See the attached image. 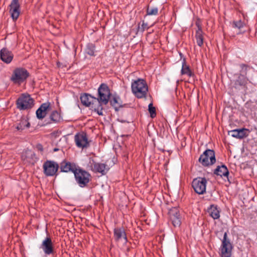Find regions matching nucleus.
<instances>
[{"instance_id": "15", "label": "nucleus", "mask_w": 257, "mask_h": 257, "mask_svg": "<svg viewBox=\"0 0 257 257\" xmlns=\"http://www.w3.org/2000/svg\"><path fill=\"white\" fill-rule=\"evenodd\" d=\"M113 233L114 239L116 242H118L121 240H123L125 243L127 242L128 240L125 230L123 226L114 228Z\"/></svg>"}, {"instance_id": "10", "label": "nucleus", "mask_w": 257, "mask_h": 257, "mask_svg": "<svg viewBox=\"0 0 257 257\" xmlns=\"http://www.w3.org/2000/svg\"><path fill=\"white\" fill-rule=\"evenodd\" d=\"M207 182L205 177H197L193 180L192 187L197 194H204L206 193Z\"/></svg>"}, {"instance_id": "30", "label": "nucleus", "mask_w": 257, "mask_h": 257, "mask_svg": "<svg viewBox=\"0 0 257 257\" xmlns=\"http://www.w3.org/2000/svg\"><path fill=\"white\" fill-rule=\"evenodd\" d=\"M95 46L94 44L92 43H88L86 45V47L85 49V52L88 55L91 56H94L95 55Z\"/></svg>"}, {"instance_id": "31", "label": "nucleus", "mask_w": 257, "mask_h": 257, "mask_svg": "<svg viewBox=\"0 0 257 257\" xmlns=\"http://www.w3.org/2000/svg\"><path fill=\"white\" fill-rule=\"evenodd\" d=\"M158 14V9L157 7H151L149 5L147 6L146 10V15L156 16Z\"/></svg>"}, {"instance_id": "24", "label": "nucleus", "mask_w": 257, "mask_h": 257, "mask_svg": "<svg viewBox=\"0 0 257 257\" xmlns=\"http://www.w3.org/2000/svg\"><path fill=\"white\" fill-rule=\"evenodd\" d=\"M35 153L31 151H26L22 155V158L24 161L32 164H34L35 162Z\"/></svg>"}, {"instance_id": "36", "label": "nucleus", "mask_w": 257, "mask_h": 257, "mask_svg": "<svg viewBox=\"0 0 257 257\" xmlns=\"http://www.w3.org/2000/svg\"><path fill=\"white\" fill-rule=\"evenodd\" d=\"M195 25L197 27V30L196 32H203L201 25L199 21L196 22Z\"/></svg>"}, {"instance_id": "4", "label": "nucleus", "mask_w": 257, "mask_h": 257, "mask_svg": "<svg viewBox=\"0 0 257 257\" xmlns=\"http://www.w3.org/2000/svg\"><path fill=\"white\" fill-rule=\"evenodd\" d=\"M29 76L30 73L26 69L18 67L14 70L10 80L14 84L20 85L26 81Z\"/></svg>"}, {"instance_id": "12", "label": "nucleus", "mask_w": 257, "mask_h": 257, "mask_svg": "<svg viewBox=\"0 0 257 257\" xmlns=\"http://www.w3.org/2000/svg\"><path fill=\"white\" fill-rule=\"evenodd\" d=\"M90 163L91 170L95 173H98L101 175H105L109 170V167L106 164L96 162L93 159Z\"/></svg>"}, {"instance_id": "33", "label": "nucleus", "mask_w": 257, "mask_h": 257, "mask_svg": "<svg viewBox=\"0 0 257 257\" xmlns=\"http://www.w3.org/2000/svg\"><path fill=\"white\" fill-rule=\"evenodd\" d=\"M240 67L241 68L240 72L243 73L242 75L245 76L247 74V71L248 69L250 68L249 66L245 64H241L240 65Z\"/></svg>"}, {"instance_id": "18", "label": "nucleus", "mask_w": 257, "mask_h": 257, "mask_svg": "<svg viewBox=\"0 0 257 257\" xmlns=\"http://www.w3.org/2000/svg\"><path fill=\"white\" fill-rule=\"evenodd\" d=\"M41 247L46 254H50L54 252V247L52 239L50 237H46L42 242Z\"/></svg>"}, {"instance_id": "6", "label": "nucleus", "mask_w": 257, "mask_h": 257, "mask_svg": "<svg viewBox=\"0 0 257 257\" xmlns=\"http://www.w3.org/2000/svg\"><path fill=\"white\" fill-rule=\"evenodd\" d=\"M217 233H220V235H223V239L220 246L221 257H231V252L233 248L232 245L229 239L227 238V234L225 232L223 234L222 231L217 232Z\"/></svg>"}, {"instance_id": "25", "label": "nucleus", "mask_w": 257, "mask_h": 257, "mask_svg": "<svg viewBox=\"0 0 257 257\" xmlns=\"http://www.w3.org/2000/svg\"><path fill=\"white\" fill-rule=\"evenodd\" d=\"M50 122H48L46 124H50L52 122L58 123L62 120V117L60 112L57 110L53 111L50 115Z\"/></svg>"}, {"instance_id": "14", "label": "nucleus", "mask_w": 257, "mask_h": 257, "mask_svg": "<svg viewBox=\"0 0 257 257\" xmlns=\"http://www.w3.org/2000/svg\"><path fill=\"white\" fill-rule=\"evenodd\" d=\"M170 220L174 226H179L181 224V217L177 207L171 208L168 212Z\"/></svg>"}, {"instance_id": "39", "label": "nucleus", "mask_w": 257, "mask_h": 257, "mask_svg": "<svg viewBox=\"0 0 257 257\" xmlns=\"http://www.w3.org/2000/svg\"><path fill=\"white\" fill-rule=\"evenodd\" d=\"M155 24H156V22H155V23H153V24L151 26V27L153 26Z\"/></svg>"}, {"instance_id": "29", "label": "nucleus", "mask_w": 257, "mask_h": 257, "mask_svg": "<svg viewBox=\"0 0 257 257\" xmlns=\"http://www.w3.org/2000/svg\"><path fill=\"white\" fill-rule=\"evenodd\" d=\"M204 34L203 32H196L195 38L197 45L202 47L204 43Z\"/></svg>"}, {"instance_id": "28", "label": "nucleus", "mask_w": 257, "mask_h": 257, "mask_svg": "<svg viewBox=\"0 0 257 257\" xmlns=\"http://www.w3.org/2000/svg\"><path fill=\"white\" fill-rule=\"evenodd\" d=\"M30 126V123L28 120L26 119H22L20 122L16 126V129L18 131H22L25 128H29Z\"/></svg>"}, {"instance_id": "38", "label": "nucleus", "mask_w": 257, "mask_h": 257, "mask_svg": "<svg viewBox=\"0 0 257 257\" xmlns=\"http://www.w3.org/2000/svg\"><path fill=\"white\" fill-rule=\"evenodd\" d=\"M58 150H59V149H57V148H55V149H54V152H56V151H58Z\"/></svg>"}, {"instance_id": "20", "label": "nucleus", "mask_w": 257, "mask_h": 257, "mask_svg": "<svg viewBox=\"0 0 257 257\" xmlns=\"http://www.w3.org/2000/svg\"><path fill=\"white\" fill-rule=\"evenodd\" d=\"M248 130L246 128L236 129L228 132V135L233 138L241 139L248 136L246 132Z\"/></svg>"}, {"instance_id": "32", "label": "nucleus", "mask_w": 257, "mask_h": 257, "mask_svg": "<svg viewBox=\"0 0 257 257\" xmlns=\"http://www.w3.org/2000/svg\"><path fill=\"white\" fill-rule=\"evenodd\" d=\"M149 111L150 114V116L152 118H154L156 116V108L153 106V104L150 103L149 104Z\"/></svg>"}, {"instance_id": "17", "label": "nucleus", "mask_w": 257, "mask_h": 257, "mask_svg": "<svg viewBox=\"0 0 257 257\" xmlns=\"http://www.w3.org/2000/svg\"><path fill=\"white\" fill-rule=\"evenodd\" d=\"M60 172L68 173L72 172L74 173V170H76L77 167L74 163H71L66 160L63 161L59 165Z\"/></svg>"}, {"instance_id": "13", "label": "nucleus", "mask_w": 257, "mask_h": 257, "mask_svg": "<svg viewBox=\"0 0 257 257\" xmlns=\"http://www.w3.org/2000/svg\"><path fill=\"white\" fill-rule=\"evenodd\" d=\"M9 12L14 22H16L19 18L21 13V6L19 0H12L9 5Z\"/></svg>"}, {"instance_id": "26", "label": "nucleus", "mask_w": 257, "mask_h": 257, "mask_svg": "<svg viewBox=\"0 0 257 257\" xmlns=\"http://www.w3.org/2000/svg\"><path fill=\"white\" fill-rule=\"evenodd\" d=\"M110 104L113 106L116 111L118 110V108L122 107V102L120 97L118 96H114L112 98H110Z\"/></svg>"}, {"instance_id": "27", "label": "nucleus", "mask_w": 257, "mask_h": 257, "mask_svg": "<svg viewBox=\"0 0 257 257\" xmlns=\"http://www.w3.org/2000/svg\"><path fill=\"white\" fill-rule=\"evenodd\" d=\"M246 84L247 79L246 77L240 74L234 82V87L235 88H238L239 86H245Z\"/></svg>"}, {"instance_id": "21", "label": "nucleus", "mask_w": 257, "mask_h": 257, "mask_svg": "<svg viewBox=\"0 0 257 257\" xmlns=\"http://www.w3.org/2000/svg\"><path fill=\"white\" fill-rule=\"evenodd\" d=\"M181 74L182 75H186L189 77H193L195 76V74L193 71L190 69V66L186 64V60L185 58L183 59Z\"/></svg>"}, {"instance_id": "11", "label": "nucleus", "mask_w": 257, "mask_h": 257, "mask_svg": "<svg viewBox=\"0 0 257 257\" xmlns=\"http://www.w3.org/2000/svg\"><path fill=\"white\" fill-rule=\"evenodd\" d=\"M74 141L76 145L79 148H87L90 146V141L88 140V137L86 133L80 132L77 133L74 136Z\"/></svg>"}, {"instance_id": "23", "label": "nucleus", "mask_w": 257, "mask_h": 257, "mask_svg": "<svg viewBox=\"0 0 257 257\" xmlns=\"http://www.w3.org/2000/svg\"><path fill=\"white\" fill-rule=\"evenodd\" d=\"M207 211L209 215L214 219H217L220 217V210L216 205H210Z\"/></svg>"}, {"instance_id": "34", "label": "nucleus", "mask_w": 257, "mask_h": 257, "mask_svg": "<svg viewBox=\"0 0 257 257\" xmlns=\"http://www.w3.org/2000/svg\"><path fill=\"white\" fill-rule=\"evenodd\" d=\"M233 27L238 29L242 28L243 27V23L241 20L238 21H234L233 23Z\"/></svg>"}, {"instance_id": "7", "label": "nucleus", "mask_w": 257, "mask_h": 257, "mask_svg": "<svg viewBox=\"0 0 257 257\" xmlns=\"http://www.w3.org/2000/svg\"><path fill=\"white\" fill-rule=\"evenodd\" d=\"M98 96L97 98L99 102V104L102 106V104L106 105L108 103L111 93L107 84L101 83L98 89Z\"/></svg>"}, {"instance_id": "2", "label": "nucleus", "mask_w": 257, "mask_h": 257, "mask_svg": "<svg viewBox=\"0 0 257 257\" xmlns=\"http://www.w3.org/2000/svg\"><path fill=\"white\" fill-rule=\"evenodd\" d=\"M132 92L138 98L146 97L148 87L146 81L143 79H138L132 83Z\"/></svg>"}, {"instance_id": "16", "label": "nucleus", "mask_w": 257, "mask_h": 257, "mask_svg": "<svg viewBox=\"0 0 257 257\" xmlns=\"http://www.w3.org/2000/svg\"><path fill=\"white\" fill-rule=\"evenodd\" d=\"M51 109V104L50 102L42 103L39 108L36 110V116L39 119H43L47 115L48 112Z\"/></svg>"}, {"instance_id": "5", "label": "nucleus", "mask_w": 257, "mask_h": 257, "mask_svg": "<svg viewBox=\"0 0 257 257\" xmlns=\"http://www.w3.org/2000/svg\"><path fill=\"white\" fill-rule=\"evenodd\" d=\"M16 104L18 109L20 110H28L31 109L34 105V100L29 94L23 93L17 99Z\"/></svg>"}, {"instance_id": "22", "label": "nucleus", "mask_w": 257, "mask_h": 257, "mask_svg": "<svg viewBox=\"0 0 257 257\" xmlns=\"http://www.w3.org/2000/svg\"><path fill=\"white\" fill-rule=\"evenodd\" d=\"M214 174L217 176L220 177H226L228 179V176L229 175V171L227 167L225 165L218 166L214 170ZM229 181V179H228Z\"/></svg>"}, {"instance_id": "9", "label": "nucleus", "mask_w": 257, "mask_h": 257, "mask_svg": "<svg viewBox=\"0 0 257 257\" xmlns=\"http://www.w3.org/2000/svg\"><path fill=\"white\" fill-rule=\"evenodd\" d=\"M59 165L51 160H47L43 165V172L46 176H54L57 175Z\"/></svg>"}, {"instance_id": "1", "label": "nucleus", "mask_w": 257, "mask_h": 257, "mask_svg": "<svg viewBox=\"0 0 257 257\" xmlns=\"http://www.w3.org/2000/svg\"><path fill=\"white\" fill-rule=\"evenodd\" d=\"M80 100L82 104L96 112L99 115H103L102 106L99 104V100L96 97L91 96L88 93H84L80 96Z\"/></svg>"}, {"instance_id": "37", "label": "nucleus", "mask_w": 257, "mask_h": 257, "mask_svg": "<svg viewBox=\"0 0 257 257\" xmlns=\"http://www.w3.org/2000/svg\"><path fill=\"white\" fill-rule=\"evenodd\" d=\"M37 150L41 152L43 151V147L41 144H38L36 146Z\"/></svg>"}, {"instance_id": "19", "label": "nucleus", "mask_w": 257, "mask_h": 257, "mask_svg": "<svg viewBox=\"0 0 257 257\" xmlns=\"http://www.w3.org/2000/svg\"><path fill=\"white\" fill-rule=\"evenodd\" d=\"M0 57L4 62L9 64L13 60L14 55L12 51L6 48H3L0 51Z\"/></svg>"}, {"instance_id": "3", "label": "nucleus", "mask_w": 257, "mask_h": 257, "mask_svg": "<svg viewBox=\"0 0 257 257\" xmlns=\"http://www.w3.org/2000/svg\"><path fill=\"white\" fill-rule=\"evenodd\" d=\"M76 182L81 188L87 187L91 180L90 174L86 170L77 167L74 172Z\"/></svg>"}, {"instance_id": "35", "label": "nucleus", "mask_w": 257, "mask_h": 257, "mask_svg": "<svg viewBox=\"0 0 257 257\" xmlns=\"http://www.w3.org/2000/svg\"><path fill=\"white\" fill-rule=\"evenodd\" d=\"M150 27L148 26V24L145 23L144 21H142V24L141 25V31L144 32L146 29L148 30Z\"/></svg>"}, {"instance_id": "8", "label": "nucleus", "mask_w": 257, "mask_h": 257, "mask_svg": "<svg viewBox=\"0 0 257 257\" xmlns=\"http://www.w3.org/2000/svg\"><path fill=\"white\" fill-rule=\"evenodd\" d=\"M199 162L205 167L213 165L216 162L215 154L213 150L207 149L201 155Z\"/></svg>"}]
</instances>
